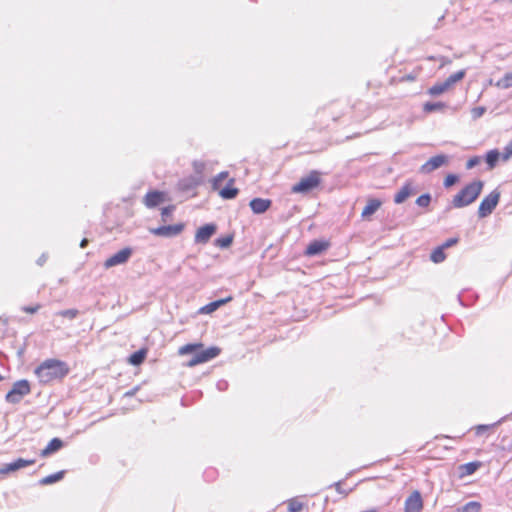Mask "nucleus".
I'll return each instance as SVG.
<instances>
[{
  "label": "nucleus",
  "mask_w": 512,
  "mask_h": 512,
  "mask_svg": "<svg viewBox=\"0 0 512 512\" xmlns=\"http://www.w3.org/2000/svg\"><path fill=\"white\" fill-rule=\"evenodd\" d=\"M87 243H88L87 239H83V240L81 241V243H80V246H81L82 248H84V247H86Z\"/></svg>",
  "instance_id": "46"
},
{
  "label": "nucleus",
  "mask_w": 512,
  "mask_h": 512,
  "mask_svg": "<svg viewBox=\"0 0 512 512\" xmlns=\"http://www.w3.org/2000/svg\"><path fill=\"white\" fill-rule=\"evenodd\" d=\"M440 60H441V67L451 63V60L446 57H442Z\"/></svg>",
  "instance_id": "44"
},
{
  "label": "nucleus",
  "mask_w": 512,
  "mask_h": 512,
  "mask_svg": "<svg viewBox=\"0 0 512 512\" xmlns=\"http://www.w3.org/2000/svg\"><path fill=\"white\" fill-rule=\"evenodd\" d=\"M429 60H435V57L431 56V57H428Z\"/></svg>",
  "instance_id": "48"
},
{
  "label": "nucleus",
  "mask_w": 512,
  "mask_h": 512,
  "mask_svg": "<svg viewBox=\"0 0 512 512\" xmlns=\"http://www.w3.org/2000/svg\"><path fill=\"white\" fill-rule=\"evenodd\" d=\"M430 259L434 263H441V262H443L446 259V255L444 253L443 247H441V246L436 247L432 251V253L430 255Z\"/></svg>",
  "instance_id": "28"
},
{
  "label": "nucleus",
  "mask_w": 512,
  "mask_h": 512,
  "mask_svg": "<svg viewBox=\"0 0 512 512\" xmlns=\"http://www.w3.org/2000/svg\"><path fill=\"white\" fill-rule=\"evenodd\" d=\"M415 79H416L415 75L409 74V75H406V76L402 77L401 80L402 81H414Z\"/></svg>",
  "instance_id": "43"
},
{
  "label": "nucleus",
  "mask_w": 512,
  "mask_h": 512,
  "mask_svg": "<svg viewBox=\"0 0 512 512\" xmlns=\"http://www.w3.org/2000/svg\"><path fill=\"white\" fill-rule=\"evenodd\" d=\"M415 192H416V187H415L414 182L412 180H408L403 184V186L400 188V190L395 194L394 202L396 204H402L409 197L414 195Z\"/></svg>",
  "instance_id": "13"
},
{
  "label": "nucleus",
  "mask_w": 512,
  "mask_h": 512,
  "mask_svg": "<svg viewBox=\"0 0 512 512\" xmlns=\"http://www.w3.org/2000/svg\"><path fill=\"white\" fill-rule=\"evenodd\" d=\"M229 176L227 171L219 173L213 180V189L218 191V194L223 199H234L239 189L235 187V179L230 178L225 187L222 186V182Z\"/></svg>",
  "instance_id": "4"
},
{
  "label": "nucleus",
  "mask_w": 512,
  "mask_h": 512,
  "mask_svg": "<svg viewBox=\"0 0 512 512\" xmlns=\"http://www.w3.org/2000/svg\"><path fill=\"white\" fill-rule=\"evenodd\" d=\"M321 183L320 173L316 170L311 171L307 176L302 177L298 183L292 186L293 193H307L317 188Z\"/></svg>",
  "instance_id": "5"
},
{
  "label": "nucleus",
  "mask_w": 512,
  "mask_h": 512,
  "mask_svg": "<svg viewBox=\"0 0 512 512\" xmlns=\"http://www.w3.org/2000/svg\"><path fill=\"white\" fill-rule=\"evenodd\" d=\"M486 112V108L485 107H482V106H479V107H474L472 110H471V115L473 117V119H478L480 118L481 116H483V114Z\"/></svg>",
  "instance_id": "35"
},
{
  "label": "nucleus",
  "mask_w": 512,
  "mask_h": 512,
  "mask_svg": "<svg viewBox=\"0 0 512 512\" xmlns=\"http://www.w3.org/2000/svg\"><path fill=\"white\" fill-rule=\"evenodd\" d=\"M382 206V201L376 198H369L362 210L361 217L370 219V217Z\"/></svg>",
  "instance_id": "19"
},
{
  "label": "nucleus",
  "mask_w": 512,
  "mask_h": 512,
  "mask_svg": "<svg viewBox=\"0 0 512 512\" xmlns=\"http://www.w3.org/2000/svg\"><path fill=\"white\" fill-rule=\"evenodd\" d=\"M502 450L512 452V441L508 445L502 446Z\"/></svg>",
  "instance_id": "45"
},
{
  "label": "nucleus",
  "mask_w": 512,
  "mask_h": 512,
  "mask_svg": "<svg viewBox=\"0 0 512 512\" xmlns=\"http://www.w3.org/2000/svg\"><path fill=\"white\" fill-rule=\"evenodd\" d=\"M71 369L66 361L58 358L43 360L34 370V374L41 385H49L62 382Z\"/></svg>",
  "instance_id": "1"
},
{
  "label": "nucleus",
  "mask_w": 512,
  "mask_h": 512,
  "mask_svg": "<svg viewBox=\"0 0 512 512\" xmlns=\"http://www.w3.org/2000/svg\"><path fill=\"white\" fill-rule=\"evenodd\" d=\"M458 181H459V178L457 175L448 174L445 177L443 184L446 188H449V187L453 186L454 184H456Z\"/></svg>",
  "instance_id": "33"
},
{
  "label": "nucleus",
  "mask_w": 512,
  "mask_h": 512,
  "mask_svg": "<svg viewBox=\"0 0 512 512\" xmlns=\"http://www.w3.org/2000/svg\"><path fill=\"white\" fill-rule=\"evenodd\" d=\"M166 200V193L162 191H149L143 198V203L148 208H154Z\"/></svg>",
  "instance_id": "15"
},
{
  "label": "nucleus",
  "mask_w": 512,
  "mask_h": 512,
  "mask_svg": "<svg viewBox=\"0 0 512 512\" xmlns=\"http://www.w3.org/2000/svg\"><path fill=\"white\" fill-rule=\"evenodd\" d=\"M481 466V463L478 461L469 462L459 466V476L461 478L472 475L475 473L478 468Z\"/></svg>",
  "instance_id": "22"
},
{
  "label": "nucleus",
  "mask_w": 512,
  "mask_h": 512,
  "mask_svg": "<svg viewBox=\"0 0 512 512\" xmlns=\"http://www.w3.org/2000/svg\"><path fill=\"white\" fill-rule=\"evenodd\" d=\"M481 504L477 501H471L459 508L457 512H480Z\"/></svg>",
  "instance_id": "30"
},
{
  "label": "nucleus",
  "mask_w": 512,
  "mask_h": 512,
  "mask_svg": "<svg viewBox=\"0 0 512 512\" xmlns=\"http://www.w3.org/2000/svg\"><path fill=\"white\" fill-rule=\"evenodd\" d=\"M63 441L60 438H53L47 446L41 450L40 456L43 458L59 451L63 447Z\"/></svg>",
  "instance_id": "20"
},
{
  "label": "nucleus",
  "mask_w": 512,
  "mask_h": 512,
  "mask_svg": "<svg viewBox=\"0 0 512 512\" xmlns=\"http://www.w3.org/2000/svg\"><path fill=\"white\" fill-rule=\"evenodd\" d=\"M511 157H512V140L504 148V151H503V154H502V159L504 161H506V160H508Z\"/></svg>",
  "instance_id": "36"
},
{
  "label": "nucleus",
  "mask_w": 512,
  "mask_h": 512,
  "mask_svg": "<svg viewBox=\"0 0 512 512\" xmlns=\"http://www.w3.org/2000/svg\"><path fill=\"white\" fill-rule=\"evenodd\" d=\"M431 203V195L428 194V193H425V194H422L420 195L417 199H416V204L419 206V207H428Z\"/></svg>",
  "instance_id": "32"
},
{
  "label": "nucleus",
  "mask_w": 512,
  "mask_h": 512,
  "mask_svg": "<svg viewBox=\"0 0 512 512\" xmlns=\"http://www.w3.org/2000/svg\"><path fill=\"white\" fill-rule=\"evenodd\" d=\"M233 300V297L231 295L227 296L226 298L219 299L213 302H210L203 307L199 309L200 314H211L214 311H216L221 306L231 302Z\"/></svg>",
  "instance_id": "18"
},
{
  "label": "nucleus",
  "mask_w": 512,
  "mask_h": 512,
  "mask_svg": "<svg viewBox=\"0 0 512 512\" xmlns=\"http://www.w3.org/2000/svg\"><path fill=\"white\" fill-rule=\"evenodd\" d=\"M132 255V249L125 247L107 258L104 262L105 268H111L126 263Z\"/></svg>",
  "instance_id": "10"
},
{
  "label": "nucleus",
  "mask_w": 512,
  "mask_h": 512,
  "mask_svg": "<svg viewBox=\"0 0 512 512\" xmlns=\"http://www.w3.org/2000/svg\"><path fill=\"white\" fill-rule=\"evenodd\" d=\"M480 163V158L475 156V157H472L470 158L467 163H466V168L467 169H471L473 168L474 166L478 165Z\"/></svg>",
  "instance_id": "40"
},
{
  "label": "nucleus",
  "mask_w": 512,
  "mask_h": 512,
  "mask_svg": "<svg viewBox=\"0 0 512 512\" xmlns=\"http://www.w3.org/2000/svg\"><path fill=\"white\" fill-rule=\"evenodd\" d=\"M65 471H58L54 474L48 475L40 479L39 484L42 486L50 485L53 483H56L58 481H61L64 478Z\"/></svg>",
  "instance_id": "24"
},
{
  "label": "nucleus",
  "mask_w": 512,
  "mask_h": 512,
  "mask_svg": "<svg viewBox=\"0 0 512 512\" xmlns=\"http://www.w3.org/2000/svg\"><path fill=\"white\" fill-rule=\"evenodd\" d=\"M458 242H459V238L458 237H453V238H450V239L446 240L440 246L443 247V249L445 250L446 248H449V247H452V246L456 245Z\"/></svg>",
  "instance_id": "37"
},
{
  "label": "nucleus",
  "mask_w": 512,
  "mask_h": 512,
  "mask_svg": "<svg viewBox=\"0 0 512 512\" xmlns=\"http://www.w3.org/2000/svg\"><path fill=\"white\" fill-rule=\"evenodd\" d=\"M215 232L216 226L214 224H206L197 229L194 240L196 243L206 244Z\"/></svg>",
  "instance_id": "14"
},
{
  "label": "nucleus",
  "mask_w": 512,
  "mask_h": 512,
  "mask_svg": "<svg viewBox=\"0 0 512 512\" xmlns=\"http://www.w3.org/2000/svg\"><path fill=\"white\" fill-rule=\"evenodd\" d=\"M287 510L288 512H302L306 505L299 498H291L287 500Z\"/></svg>",
  "instance_id": "25"
},
{
  "label": "nucleus",
  "mask_w": 512,
  "mask_h": 512,
  "mask_svg": "<svg viewBox=\"0 0 512 512\" xmlns=\"http://www.w3.org/2000/svg\"><path fill=\"white\" fill-rule=\"evenodd\" d=\"M423 499L418 490L413 491L405 500L404 512H421L423 510Z\"/></svg>",
  "instance_id": "11"
},
{
  "label": "nucleus",
  "mask_w": 512,
  "mask_h": 512,
  "mask_svg": "<svg viewBox=\"0 0 512 512\" xmlns=\"http://www.w3.org/2000/svg\"><path fill=\"white\" fill-rule=\"evenodd\" d=\"M184 228H185L184 223H178V224H174V225H167V226H161V227H157V228H151L150 232L155 236L169 238V237L179 235L180 233H182Z\"/></svg>",
  "instance_id": "9"
},
{
  "label": "nucleus",
  "mask_w": 512,
  "mask_h": 512,
  "mask_svg": "<svg viewBox=\"0 0 512 512\" xmlns=\"http://www.w3.org/2000/svg\"><path fill=\"white\" fill-rule=\"evenodd\" d=\"M174 209H175V206L171 205V206H168V207H164L161 210L162 220L164 222L166 221V217L169 216L173 212Z\"/></svg>",
  "instance_id": "38"
},
{
  "label": "nucleus",
  "mask_w": 512,
  "mask_h": 512,
  "mask_svg": "<svg viewBox=\"0 0 512 512\" xmlns=\"http://www.w3.org/2000/svg\"><path fill=\"white\" fill-rule=\"evenodd\" d=\"M203 346L202 343H189L181 346L178 349V354L183 356L194 353V356L186 364L188 367H194L216 358L221 352L220 348L216 346L207 349H203Z\"/></svg>",
  "instance_id": "2"
},
{
  "label": "nucleus",
  "mask_w": 512,
  "mask_h": 512,
  "mask_svg": "<svg viewBox=\"0 0 512 512\" xmlns=\"http://www.w3.org/2000/svg\"><path fill=\"white\" fill-rule=\"evenodd\" d=\"M500 199V193L493 191L484 197L478 207V216L480 218L487 217L497 206Z\"/></svg>",
  "instance_id": "7"
},
{
  "label": "nucleus",
  "mask_w": 512,
  "mask_h": 512,
  "mask_svg": "<svg viewBox=\"0 0 512 512\" xmlns=\"http://www.w3.org/2000/svg\"><path fill=\"white\" fill-rule=\"evenodd\" d=\"M446 108V104L444 102H426L423 104V111L427 114L442 111Z\"/></svg>",
  "instance_id": "26"
},
{
  "label": "nucleus",
  "mask_w": 512,
  "mask_h": 512,
  "mask_svg": "<svg viewBox=\"0 0 512 512\" xmlns=\"http://www.w3.org/2000/svg\"><path fill=\"white\" fill-rule=\"evenodd\" d=\"M449 162L448 156L444 154H438L428 159L424 164L421 165L419 171L422 174H429L436 169L446 165Z\"/></svg>",
  "instance_id": "8"
},
{
  "label": "nucleus",
  "mask_w": 512,
  "mask_h": 512,
  "mask_svg": "<svg viewBox=\"0 0 512 512\" xmlns=\"http://www.w3.org/2000/svg\"><path fill=\"white\" fill-rule=\"evenodd\" d=\"M448 90L449 89L444 84V82H438V83H435L433 86H431L428 89V94L430 96H438V95H441V94L447 92Z\"/></svg>",
  "instance_id": "27"
},
{
  "label": "nucleus",
  "mask_w": 512,
  "mask_h": 512,
  "mask_svg": "<svg viewBox=\"0 0 512 512\" xmlns=\"http://www.w3.org/2000/svg\"><path fill=\"white\" fill-rule=\"evenodd\" d=\"M31 393V386L28 380L22 379L16 381L12 389L6 394L5 400L8 403L16 404L19 403L22 398Z\"/></svg>",
  "instance_id": "6"
},
{
  "label": "nucleus",
  "mask_w": 512,
  "mask_h": 512,
  "mask_svg": "<svg viewBox=\"0 0 512 512\" xmlns=\"http://www.w3.org/2000/svg\"><path fill=\"white\" fill-rule=\"evenodd\" d=\"M41 308L40 304H36L35 306H25L22 310L28 314H34Z\"/></svg>",
  "instance_id": "39"
},
{
  "label": "nucleus",
  "mask_w": 512,
  "mask_h": 512,
  "mask_svg": "<svg viewBox=\"0 0 512 512\" xmlns=\"http://www.w3.org/2000/svg\"><path fill=\"white\" fill-rule=\"evenodd\" d=\"M466 75V70L462 69L459 70L453 74H451L444 82V84L447 86V88L450 90L452 87L461 81Z\"/></svg>",
  "instance_id": "23"
},
{
  "label": "nucleus",
  "mask_w": 512,
  "mask_h": 512,
  "mask_svg": "<svg viewBox=\"0 0 512 512\" xmlns=\"http://www.w3.org/2000/svg\"><path fill=\"white\" fill-rule=\"evenodd\" d=\"M272 205V201L270 199H264V198H253L249 206L253 213L255 214H262L266 212Z\"/></svg>",
  "instance_id": "17"
},
{
  "label": "nucleus",
  "mask_w": 512,
  "mask_h": 512,
  "mask_svg": "<svg viewBox=\"0 0 512 512\" xmlns=\"http://www.w3.org/2000/svg\"><path fill=\"white\" fill-rule=\"evenodd\" d=\"M36 462L35 459H23L18 458L15 461L5 464L2 467H0V475H7L9 473L15 472L19 469L32 466Z\"/></svg>",
  "instance_id": "12"
},
{
  "label": "nucleus",
  "mask_w": 512,
  "mask_h": 512,
  "mask_svg": "<svg viewBox=\"0 0 512 512\" xmlns=\"http://www.w3.org/2000/svg\"><path fill=\"white\" fill-rule=\"evenodd\" d=\"M484 183L475 180L465 185L452 199L455 208H462L472 204L481 194Z\"/></svg>",
  "instance_id": "3"
},
{
  "label": "nucleus",
  "mask_w": 512,
  "mask_h": 512,
  "mask_svg": "<svg viewBox=\"0 0 512 512\" xmlns=\"http://www.w3.org/2000/svg\"><path fill=\"white\" fill-rule=\"evenodd\" d=\"M500 153L497 150H491L486 155V162L489 168H494L497 161L499 160Z\"/></svg>",
  "instance_id": "31"
},
{
  "label": "nucleus",
  "mask_w": 512,
  "mask_h": 512,
  "mask_svg": "<svg viewBox=\"0 0 512 512\" xmlns=\"http://www.w3.org/2000/svg\"><path fill=\"white\" fill-rule=\"evenodd\" d=\"M231 242L232 239L230 237L217 239V244L220 247H228L231 244Z\"/></svg>",
  "instance_id": "42"
},
{
  "label": "nucleus",
  "mask_w": 512,
  "mask_h": 512,
  "mask_svg": "<svg viewBox=\"0 0 512 512\" xmlns=\"http://www.w3.org/2000/svg\"><path fill=\"white\" fill-rule=\"evenodd\" d=\"M58 314L64 318L74 319L78 315V310L67 309V310L60 311Z\"/></svg>",
  "instance_id": "34"
},
{
  "label": "nucleus",
  "mask_w": 512,
  "mask_h": 512,
  "mask_svg": "<svg viewBox=\"0 0 512 512\" xmlns=\"http://www.w3.org/2000/svg\"><path fill=\"white\" fill-rule=\"evenodd\" d=\"M361 512H378V510L376 508H372V509L364 510Z\"/></svg>",
  "instance_id": "47"
},
{
  "label": "nucleus",
  "mask_w": 512,
  "mask_h": 512,
  "mask_svg": "<svg viewBox=\"0 0 512 512\" xmlns=\"http://www.w3.org/2000/svg\"><path fill=\"white\" fill-rule=\"evenodd\" d=\"M330 247V242L326 240H314L309 243L305 250L306 256H315L323 253Z\"/></svg>",
  "instance_id": "16"
},
{
  "label": "nucleus",
  "mask_w": 512,
  "mask_h": 512,
  "mask_svg": "<svg viewBox=\"0 0 512 512\" xmlns=\"http://www.w3.org/2000/svg\"><path fill=\"white\" fill-rule=\"evenodd\" d=\"M147 354H148V349L147 348H141L140 350L132 353L129 358H128V363L133 365V366H139L141 365L146 357H147Z\"/></svg>",
  "instance_id": "21"
},
{
  "label": "nucleus",
  "mask_w": 512,
  "mask_h": 512,
  "mask_svg": "<svg viewBox=\"0 0 512 512\" xmlns=\"http://www.w3.org/2000/svg\"><path fill=\"white\" fill-rule=\"evenodd\" d=\"M491 427V425H478L474 428V430L476 435H481L482 433L488 431Z\"/></svg>",
  "instance_id": "41"
},
{
  "label": "nucleus",
  "mask_w": 512,
  "mask_h": 512,
  "mask_svg": "<svg viewBox=\"0 0 512 512\" xmlns=\"http://www.w3.org/2000/svg\"><path fill=\"white\" fill-rule=\"evenodd\" d=\"M496 87L500 89H508L512 87V71L506 73L501 79L496 82Z\"/></svg>",
  "instance_id": "29"
}]
</instances>
